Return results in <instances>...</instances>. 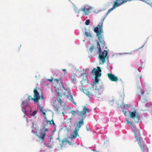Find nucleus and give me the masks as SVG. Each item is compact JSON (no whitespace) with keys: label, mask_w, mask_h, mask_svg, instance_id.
Instances as JSON below:
<instances>
[{"label":"nucleus","mask_w":152,"mask_h":152,"mask_svg":"<svg viewBox=\"0 0 152 152\" xmlns=\"http://www.w3.org/2000/svg\"><path fill=\"white\" fill-rule=\"evenodd\" d=\"M96 27L94 28V31L96 34V36L98 38V39L100 44L98 42H97V48L98 50L99 57L100 60H101L103 64H104L106 58H107L108 57L107 56L108 53L106 50H104L102 52V49H104V47H105V42L104 41V38L103 35L102 34L103 33L102 30V32L101 33L97 34L95 31Z\"/></svg>","instance_id":"1"},{"label":"nucleus","mask_w":152,"mask_h":152,"mask_svg":"<svg viewBox=\"0 0 152 152\" xmlns=\"http://www.w3.org/2000/svg\"><path fill=\"white\" fill-rule=\"evenodd\" d=\"M69 97L71 99V101L73 100V96L69 92H66L64 94H61L59 92L57 93V100L58 102L57 104H54L53 106L55 107V110L58 113L60 111V110H65V105L66 104L64 103L63 106H62V102L64 99H69Z\"/></svg>","instance_id":"2"},{"label":"nucleus","mask_w":152,"mask_h":152,"mask_svg":"<svg viewBox=\"0 0 152 152\" xmlns=\"http://www.w3.org/2000/svg\"><path fill=\"white\" fill-rule=\"evenodd\" d=\"M89 110L86 106H85L83 107V111H80L78 110H77L75 111L74 110H72L71 111V113L74 116L75 115L77 114L80 117L83 116L85 118L86 117V113L89 112Z\"/></svg>","instance_id":"3"},{"label":"nucleus","mask_w":152,"mask_h":152,"mask_svg":"<svg viewBox=\"0 0 152 152\" xmlns=\"http://www.w3.org/2000/svg\"><path fill=\"white\" fill-rule=\"evenodd\" d=\"M101 70L99 66L97 67V69L94 68L92 70L91 72L94 74L95 77V84H96L98 83L99 81L98 78L100 77L101 75Z\"/></svg>","instance_id":"4"},{"label":"nucleus","mask_w":152,"mask_h":152,"mask_svg":"<svg viewBox=\"0 0 152 152\" xmlns=\"http://www.w3.org/2000/svg\"><path fill=\"white\" fill-rule=\"evenodd\" d=\"M133 133L135 137V138L138 142V144L139 145L140 147L142 149V152H145L144 151L143 148L142 147V145L141 142L140 141V139H141V134H140V130H134L133 131ZM148 151H147V152Z\"/></svg>","instance_id":"5"},{"label":"nucleus","mask_w":152,"mask_h":152,"mask_svg":"<svg viewBox=\"0 0 152 152\" xmlns=\"http://www.w3.org/2000/svg\"><path fill=\"white\" fill-rule=\"evenodd\" d=\"M34 97L31 98V100L33 101L35 103H37L39 102V100L41 98L44 99V98L42 94L41 96L39 95V93L38 91L36 88H34Z\"/></svg>","instance_id":"6"},{"label":"nucleus","mask_w":152,"mask_h":152,"mask_svg":"<svg viewBox=\"0 0 152 152\" xmlns=\"http://www.w3.org/2000/svg\"><path fill=\"white\" fill-rule=\"evenodd\" d=\"M137 112L134 110L133 112L130 111L129 112V114L130 115V117L131 118L133 119L135 123H138L139 120V118L138 116L136 115Z\"/></svg>","instance_id":"7"},{"label":"nucleus","mask_w":152,"mask_h":152,"mask_svg":"<svg viewBox=\"0 0 152 152\" xmlns=\"http://www.w3.org/2000/svg\"><path fill=\"white\" fill-rule=\"evenodd\" d=\"M81 117H82V118L80 121H79L77 123V127L75 128L78 130H79L81 127L84 125V120L86 118H84L83 116Z\"/></svg>","instance_id":"8"},{"label":"nucleus","mask_w":152,"mask_h":152,"mask_svg":"<svg viewBox=\"0 0 152 152\" xmlns=\"http://www.w3.org/2000/svg\"><path fill=\"white\" fill-rule=\"evenodd\" d=\"M107 75L109 79L112 81L116 82L118 80L117 77L113 74L108 73Z\"/></svg>","instance_id":"9"},{"label":"nucleus","mask_w":152,"mask_h":152,"mask_svg":"<svg viewBox=\"0 0 152 152\" xmlns=\"http://www.w3.org/2000/svg\"><path fill=\"white\" fill-rule=\"evenodd\" d=\"M46 133L43 132V130H41L37 134V136L40 139L43 140L45 138Z\"/></svg>","instance_id":"10"},{"label":"nucleus","mask_w":152,"mask_h":152,"mask_svg":"<svg viewBox=\"0 0 152 152\" xmlns=\"http://www.w3.org/2000/svg\"><path fill=\"white\" fill-rule=\"evenodd\" d=\"M78 131L77 129H75L73 132L74 134L73 135H71L69 137V138L70 140H72L73 138H76L77 137V136H78Z\"/></svg>","instance_id":"11"},{"label":"nucleus","mask_w":152,"mask_h":152,"mask_svg":"<svg viewBox=\"0 0 152 152\" xmlns=\"http://www.w3.org/2000/svg\"><path fill=\"white\" fill-rule=\"evenodd\" d=\"M90 10V8H86V7H84L83 8L81 9V10L83 11L84 12V14L85 15H88L89 12V11Z\"/></svg>","instance_id":"12"},{"label":"nucleus","mask_w":152,"mask_h":152,"mask_svg":"<svg viewBox=\"0 0 152 152\" xmlns=\"http://www.w3.org/2000/svg\"><path fill=\"white\" fill-rule=\"evenodd\" d=\"M126 122H127V124H129L130 125V126L132 128H133L134 129H132L133 130V131L134 130H139L138 129H135V128H134V126H133V125L132 124V122L131 121H129V120H126Z\"/></svg>","instance_id":"13"},{"label":"nucleus","mask_w":152,"mask_h":152,"mask_svg":"<svg viewBox=\"0 0 152 152\" xmlns=\"http://www.w3.org/2000/svg\"><path fill=\"white\" fill-rule=\"evenodd\" d=\"M27 105L28 104L26 101H23L21 104L22 107L25 108L27 106Z\"/></svg>","instance_id":"14"},{"label":"nucleus","mask_w":152,"mask_h":152,"mask_svg":"<svg viewBox=\"0 0 152 152\" xmlns=\"http://www.w3.org/2000/svg\"><path fill=\"white\" fill-rule=\"evenodd\" d=\"M84 93L89 96L91 95V92H90L87 89H85L83 90Z\"/></svg>","instance_id":"15"},{"label":"nucleus","mask_w":152,"mask_h":152,"mask_svg":"<svg viewBox=\"0 0 152 152\" xmlns=\"http://www.w3.org/2000/svg\"><path fill=\"white\" fill-rule=\"evenodd\" d=\"M46 121L50 125H51L52 124H53L54 126H55V124L53 120H52L51 121L47 120H46Z\"/></svg>","instance_id":"16"},{"label":"nucleus","mask_w":152,"mask_h":152,"mask_svg":"<svg viewBox=\"0 0 152 152\" xmlns=\"http://www.w3.org/2000/svg\"><path fill=\"white\" fill-rule=\"evenodd\" d=\"M22 110L23 112L25 114L24 116H26V110L25 109V108L22 107Z\"/></svg>","instance_id":"17"},{"label":"nucleus","mask_w":152,"mask_h":152,"mask_svg":"<svg viewBox=\"0 0 152 152\" xmlns=\"http://www.w3.org/2000/svg\"><path fill=\"white\" fill-rule=\"evenodd\" d=\"M94 48V45H92V46H91L89 48V51L91 52V53H92L93 51V49Z\"/></svg>","instance_id":"18"},{"label":"nucleus","mask_w":152,"mask_h":152,"mask_svg":"<svg viewBox=\"0 0 152 152\" xmlns=\"http://www.w3.org/2000/svg\"><path fill=\"white\" fill-rule=\"evenodd\" d=\"M67 141V140L66 138H64L61 141V146H63L64 144V143L65 142H66Z\"/></svg>","instance_id":"19"},{"label":"nucleus","mask_w":152,"mask_h":152,"mask_svg":"<svg viewBox=\"0 0 152 152\" xmlns=\"http://www.w3.org/2000/svg\"><path fill=\"white\" fill-rule=\"evenodd\" d=\"M90 23V20L89 19L87 20L85 22V24L86 25H88Z\"/></svg>","instance_id":"20"},{"label":"nucleus","mask_w":152,"mask_h":152,"mask_svg":"<svg viewBox=\"0 0 152 152\" xmlns=\"http://www.w3.org/2000/svg\"><path fill=\"white\" fill-rule=\"evenodd\" d=\"M60 79L59 78L57 79H54L53 80L54 81H56L57 83H58L60 81Z\"/></svg>","instance_id":"21"},{"label":"nucleus","mask_w":152,"mask_h":152,"mask_svg":"<svg viewBox=\"0 0 152 152\" xmlns=\"http://www.w3.org/2000/svg\"><path fill=\"white\" fill-rule=\"evenodd\" d=\"M85 35H86V36L87 37H89L90 36L89 35H91L90 34H89L88 32H87L86 31H85Z\"/></svg>","instance_id":"22"},{"label":"nucleus","mask_w":152,"mask_h":152,"mask_svg":"<svg viewBox=\"0 0 152 152\" xmlns=\"http://www.w3.org/2000/svg\"><path fill=\"white\" fill-rule=\"evenodd\" d=\"M72 80L74 82L75 84H76V79L74 77H73V78L72 79Z\"/></svg>","instance_id":"23"},{"label":"nucleus","mask_w":152,"mask_h":152,"mask_svg":"<svg viewBox=\"0 0 152 152\" xmlns=\"http://www.w3.org/2000/svg\"><path fill=\"white\" fill-rule=\"evenodd\" d=\"M36 111H35L33 112L31 114L32 116H34L36 114Z\"/></svg>","instance_id":"24"},{"label":"nucleus","mask_w":152,"mask_h":152,"mask_svg":"<svg viewBox=\"0 0 152 152\" xmlns=\"http://www.w3.org/2000/svg\"><path fill=\"white\" fill-rule=\"evenodd\" d=\"M54 79H53V78L52 77L51 78V79H48L47 80L50 82H53V80Z\"/></svg>","instance_id":"25"},{"label":"nucleus","mask_w":152,"mask_h":152,"mask_svg":"<svg viewBox=\"0 0 152 152\" xmlns=\"http://www.w3.org/2000/svg\"><path fill=\"white\" fill-rule=\"evenodd\" d=\"M140 94L141 95H143L144 94V92L143 91L141 90L140 91Z\"/></svg>","instance_id":"26"},{"label":"nucleus","mask_w":152,"mask_h":152,"mask_svg":"<svg viewBox=\"0 0 152 152\" xmlns=\"http://www.w3.org/2000/svg\"><path fill=\"white\" fill-rule=\"evenodd\" d=\"M123 112L124 114L126 116V114L127 112V111H126V110H123Z\"/></svg>","instance_id":"27"},{"label":"nucleus","mask_w":152,"mask_h":152,"mask_svg":"<svg viewBox=\"0 0 152 152\" xmlns=\"http://www.w3.org/2000/svg\"><path fill=\"white\" fill-rule=\"evenodd\" d=\"M32 98L31 96H29L28 97V100L29 101L30 99H31V98Z\"/></svg>","instance_id":"28"},{"label":"nucleus","mask_w":152,"mask_h":152,"mask_svg":"<svg viewBox=\"0 0 152 152\" xmlns=\"http://www.w3.org/2000/svg\"><path fill=\"white\" fill-rule=\"evenodd\" d=\"M42 130H43V132H45L47 131L48 130V129L46 128H45L44 129H43Z\"/></svg>","instance_id":"29"},{"label":"nucleus","mask_w":152,"mask_h":152,"mask_svg":"<svg viewBox=\"0 0 152 152\" xmlns=\"http://www.w3.org/2000/svg\"><path fill=\"white\" fill-rule=\"evenodd\" d=\"M39 108L41 111L42 112H43L42 107L41 106H40Z\"/></svg>","instance_id":"30"},{"label":"nucleus","mask_w":152,"mask_h":152,"mask_svg":"<svg viewBox=\"0 0 152 152\" xmlns=\"http://www.w3.org/2000/svg\"><path fill=\"white\" fill-rule=\"evenodd\" d=\"M42 113H43V114L44 115H46V113H44V112H42Z\"/></svg>","instance_id":"31"},{"label":"nucleus","mask_w":152,"mask_h":152,"mask_svg":"<svg viewBox=\"0 0 152 152\" xmlns=\"http://www.w3.org/2000/svg\"><path fill=\"white\" fill-rule=\"evenodd\" d=\"M57 139L59 141H60V138L59 137L57 138Z\"/></svg>","instance_id":"32"},{"label":"nucleus","mask_w":152,"mask_h":152,"mask_svg":"<svg viewBox=\"0 0 152 152\" xmlns=\"http://www.w3.org/2000/svg\"><path fill=\"white\" fill-rule=\"evenodd\" d=\"M86 129H87V131H89L88 129V128H87V127H86Z\"/></svg>","instance_id":"33"},{"label":"nucleus","mask_w":152,"mask_h":152,"mask_svg":"<svg viewBox=\"0 0 152 152\" xmlns=\"http://www.w3.org/2000/svg\"><path fill=\"white\" fill-rule=\"evenodd\" d=\"M66 142H68V143H69L70 142L69 141H67H67H66Z\"/></svg>","instance_id":"34"},{"label":"nucleus","mask_w":152,"mask_h":152,"mask_svg":"<svg viewBox=\"0 0 152 152\" xmlns=\"http://www.w3.org/2000/svg\"><path fill=\"white\" fill-rule=\"evenodd\" d=\"M147 94H149V93H148V91H147Z\"/></svg>","instance_id":"35"},{"label":"nucleus","mask_w":152,"mask_h":152,"mask_svg":"<svg viewBox=\"0 0 152 152\" xmlns=\"http://www.w3.org/2000/svg\"><path fill=\"white\" fill-rule=\"evenodd\" d=\"M63 71H66V69H63Z\"/></svg>","instance_id":"36"},{"label":"nucleus","mask_w":152,"mask_h":152,"mask_svg":"<svg viewBox=\"0 0 152 152\" xmlns=\"http://www.w3.org/2000/svg\"><path fill=\"white\" fill-rule=\"evenodd\" d=\"M140 78H141V77H142V76H140Z\"/></svg>","instance_id":"37"},{"label":"nucleus","mask_w":152,"mask_h":152,"mask_svg":"<svg viewBox=\"0 0 152 152\" xmlns=\"http://www.w3.org/2000/svg\"><path fill=\"white\" fill-rule=\"evenodd\" d=\"M92 95H93V96H94V95H95V94H92Z\"/></svg>","instance_id":"38"},{"label":"nucleus","mask_w":152,"mask_h":152,"mask_svg":"<svg viewBox=\"0 0 152 152\" xmlns=\"http://www.w3.org/2000/svg\"><path fill=\"white\" fill-rule=\"evenodd\" d=\"M94 91H96V90H94Z\"/></svg>","instance_id":"39"},{"label":"nucleus","mask_w":152,"mask_h":152,"mask_svg":"<svg viewBox=\"0 0 152 152\" xmlns=\"http://www.w3.org/2000/svg\"><path fill=\"white\" fill-rule=\"evenodd\" d=\"M142 46L141 48H142Z\"/></svg>","instance_id":"40"}]
</instances>
